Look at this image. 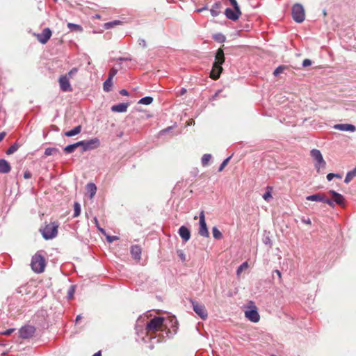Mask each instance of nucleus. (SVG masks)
Masks as SVG:
<instances>
[{
	"label": "nucleus",
	"mask_w": 356,
	"mask_h": 356,
	"mask_svg": "<svg viewBox=\"0 0 356 356\" xmlns=\"http://www.w3.org/2000/svg\"><path fill=\"white\" fill-rule=\"evenodd\" d=\"M200 228L198 233L200 236L204 237H209V233L207 229L206 220H205V216L204 211H202L200 213Z\"/></svg>",
	"instance_id": "6e6552de"
},
{
	"label": "nucleus",
	"mask_w": 356,
	"mask_h": 356,
	"mask_svg": "<svg viewBox=\"0 0 356 356\" xmlns=\"http://www.w3.org/2000/svg\"><path fill=\"white\" fill-rule=\"evenodd\" d=\"M77 68L74 67L72 68L67 74L68 76L72 78L74 75H75L77 72Z\"/></svg>",
	"instance_id": "c03bdc74"
},
{
	"label": "nucleus",
	"mask_w": 356,
	"mask_h": 356,
	"mask_svg": "<svg viewBox=\"0 0 356 356\" xmlns=\"http://www.w3.org/2000/svg\"><path fill=\"white\" fill-rule=\"evenodd\" d=\"M120 94L123 95V96H128L129 95V92L127 90H125V89H122L120 91Z\"/></svg>",
	"instance_id": "864d4df0"
},
{
	"label": "nucleus",
	"mask_w": 356,
	"mask_h": 356,
	"mask_svg": "<svg viewBox=\"0 0 356 356\" xmlns=\"http://www.w3.org/2000/svg\"><path fill=\"white\" fill-rule=\"evenodd\" d=\"M249 268V264L248 261H244L242 264H241L237 270H236V276L237 277H240L241 273L243 270H247Z\"/></svg>",
	"instance_id": "bb28decb"
},
{
	"label": "nucleus",
	"mask_w": 356,
	"mask_h": 356,
	"mask_svg": "<svg viewBox=\"0 0 356 356\" xmlns=\"http://www.w3.org/2000/svg\"><path fill=\"white\" fill-rule=\"evenodd\" d=\"M58 152V149L55 147H48L44 151V154L46 156H51L56 153Z\"/></svg>",
	"instance_id": "e433bc0d"
},
{
	"label": "nucleus",
	"mask_w": 356,
	"mask_h": 356,
	"mask_svg": "<svg viewBox=\"0 0 356 356\" xmlns=\"http://www.w3.org/2000/svg\"><path fill=\"white\" fill-rule=\"evenodd\" d=\"M222 8V3L217 1L214 3L210 10L211 15L213 17H217L220 13V9Z\"/></svg>",
	"instance_id": "4be33fe9"
},
{
	"label": "nucleus",
	"mask_w": 356,
	"mask_h": 356,
	"mask_svg": "<svg viewBox=\"0 0 356 356\" xmlns=\"http://www.w3.org/2000/svg\"><path fill=\"white\" fill-rule=\"evenodd\" d=\"M35 331L33 326L25 325L19 330V337L22 339H29L33 337Z\"/></svg>",
	"instance_id": "9d476101"
},
{
	"label": "nucleus",
	"mask_w": 356,
	"mask_h": 356,
	"mask_svg": "<svg viewBox=\"0 0 356 356\" xmlns=\"http://www.w3.org/2000/svg\"><path fill=\"white\" fill-rule=\"evenodd\" d=\"M80 143H79L78 142L75 143H73V144H71V145H67L65 148H64V152L66 153V154H71L72 152H74V150L80 147Z\"/></svg>",
	"instance_id": "a878e982"
},
{
	"label": "nucleus",
	"mask_w": 356,
	"mask_h": 356,
	"mask_svg": "<svg viewBox=\"0 0 356 356\" xmlns=\"http://www.w3.org/2000/svg\"><path fill=\"white\" fill-rule=\"evenodd\" d=\"M274 273H276V275L279 277L280 279H281L282 274L281 272L279 270H275L273 271Z\"/></svg>",
	"instance_id": "680f3d73"
},
{
	"label": "nucleus",
	"mask_w": 356,
	"mask_h": 356,
	"mask_svg": "<svg viewBox=\"0 0 356 356\" xmlns=\"http://www.w3.org/2000/svg\"><path fill=\"white\" fill-rule=\"evenodd\" d=\"M334 129L342 131H351L353 132L356 130L354 125L350 124H337L334 125Z\"/></svg>",
	"instance_id": "f3484780"
},
{
	"label": "nucleus",
	"mask_w": 356,
	"mask_h": 356,
	"mask_svg": "<svg viewBox=\"0 0 356 356\" xmlns=\"http://www.w3.org/2000/svg\"><path fill=\"white\" fill-rule=\"evenodd\" d=\"M269 241H270V238L267 237V238L265 239L264 243H265L266 244H267Z\"/></svg>",
	"instance_id": "774afa93"
},
{
	"label": "nucleus",
	"mask_w": 356,
	"mask_h": 356,
	"mask_svg": "<svg viewBox=\"0 0 356 356\" xmlns=\"http://www.w3.org/2000/svg\"><path fill=\"white\" fill-rule=\"evenodd\" d=\"M311 156L316 161L315 167L317 170V172H319L321 168H325L326 165V163L323 159L321 152L316 149H313L310 152Z\"/></svg>",
	"instance_id": "39448f33"
},
{
	"label": "nucleus",
	"mask_w": 356,
	"mask_h": 356,
	"mask_svg": "<svg viewBox=\"0 0 356 356\" xmlns=\"http://www.w3.org/2000/svg\"><path fill=\"white\" fill-rule=\"evenodd\" d=\"M165 318L163 317L158 316L152 318L147 323L145 331L147 334L155 333L157 331L162 330L166 325L164 324Z\"/></svg>",
	"instance_id": "f257e3e1"
},
{
	"label": "nucleus",
	"mask_w": 356,
	"mask_h": 356,
	"mask_svg": "<svg viewBox=\"0 0 356 356\" xmlns=\"http://www.w3.org/2000/svg\"><path fill=\"white\" fill-rule=\"evenodd\" d=\"M225 15L227 19L236 21L239 18L241 15V12L240 8H238L237 10H232L230 8H227L225 9Z\"/></svg>",
	"instance_id": "ddd939ff"
},
{
	"label": "nucleus",
	"mask_w": 356,
	"mask_h": 356,
	"mask_svg": "<svg viewBox=\"0 0 356 356\" xmlns=\"http://www.w3.org/2000/svg\"><path fill=\"white\" fill-rule=\"evenodd\" d=\"M222 71V65L213 63V67L211 71V75H210L211 78L213 80L218 79Z\"/></svg>",
	"instance_id": "2eb2a0df"
},
{
	"label": "nucleus",
	"mask_w": 356,
	"mask_h": 356,
	"mask_svg": "<svg viewBox=\"0 0 356 356\" xmlns=\"http://www.w3.org/2000/svg\"><path fill=\"white\" fill-rule=\"evenodd\" d=\"M211 154H204L203 156L202 157V160H201L202 165L203 166L207 165L209 163V161L211 160Z\"/></svg>",
	"instance_id": "f704fd0d"
},
{
	"label": "nucleus",
	"mask_w": 356,
	"mask_h": 356,
	"mask_svg": "<svg viewBox=\"0 0 356 356\" xmlns=\"http://www.w3.org/2000/svg\"><path fill=\"white\" fill-rule=\"evenodd\" d=\"M131 58L129 57H120L118 58V60L119 61H126V60H130Z\"/></svg>",
	"instance_id": "13d9d810"
},
{
	"label": "nucleus",
	"mask_w": 356,
	"mask_h": 356,
	"mask_svg": "<svg viewBox=\"0 0 356 356\" xmlns=\"http://www.w3.org/2000/svg\"><path fill=\"white\" fill-rule=\"evenodd\" d=\"M78 143L81 144L80 147H82L83 152L95 149L100 145V141L97 138H94L88 140H81Z\"/></svg>",
	"instance_id": "423d86ee"
},
{
	"label": "nucleus",
	"mask_w": 356,
	"mask_h": 356,
	"mask_svg": "<svg viewBox=\"0 0 356 356\" xmlns=\"http://www.w3.org/2000/svg\"><path fill=\"white\" fill-rule=\"evenodd\" d=\"M32 270L36 273H41L44 270L46 266L45 259L39 253L33 256L31 263Z\"/></svg>",
	"instance_id": "f03ea898"
},
{
	"label": "nucleus",
	"mask_w": 356,
	"mask_h": 356,
	"mask_svg": "<svg viewBox=\"0 0 356 356\" xmlns=\"http://www.w3.org/2000/svg\"><path fill=\"white\" fill-rule=\"evenodd\" d=\"M5 136H6V132L0 133V142L5 138Z\"/></svg>",
	"instance_id": "e2e57ef3"
},
{
	"label": "nucleus",
	"mask_w": 356,
	"mask_h": 356,
	"mask_svg": "<svg viewBox=\"0 0 356 356\" xmlns=\"http://www.w3.org/2000/svg\"><path fill=\"white\" fill-rule=\"evenodd\" d=\"M212 38L215 41H216L219 43H222L226 40L225 36L222 33H218L213 35Z\"/></svg>",
	"instance_id": "7c9ffc66"
},
{
	"label": "nucleus",
	"mask_w": 356,
	"mask_h": 356,
	"mask_svg": "<svg viewBox=\"0 0 356 356\" xmlns=\"http://www.w3.org/2000/svg\"><path fill=\"white\" fill-rule=\"evenodd\" d=\"M284 69H285V67H284V66H282V65L279 66V67H277L275 70V71H274V72H273V74H274L275 76H278L279 74H280L281 73H282V72H283V71H284Z\"/></svg>",
	"instance_id": "ea45409f"
},
{
	"label": "nucleus",
	"mask_w": 356,
	"mask_h": 356,
	"mask_svg": "<svg viewBox=\"0 0 356 356\" xmlns=\"http://www.w3.org/2000/svg\"><path fill=\"white\" fill-rule=\"evenodd\" d=\"M312 60H309V59H305L302 62V66L304 67H308V66H310L312 65Z\"/></svg>",
	"instance_id": "de8ad7c7"
},
{
	"label": "nucleus",
	"mask_w": 356,
	"mask_h": 356,
	"mask_svg": "<svg viewBox=\"0 0 356 356\" xmlns=\"http://www.w3.org/2000/svg\"><path fill=\"white\" fill-rule=\"evenodd\" d=\"M186 88H181V90L177 92V94H178V95H179V96H182V95H185V94H186Z\"/></svg>",
	"instance_id": "603ef678"
},
{
	"label": "nucleus",
	"mask_w": 356,
	"mask_h": 356,
	"mask_svg": "<svg viewBox=\"0 0 356 356\" xmlns=\"http://www.w3.org/2000/svg\"><path fill=\"white\" fill-rule=\"evenodd\" d=\"M225 62V56L223 50L221 49H218L216 54V59H215V63L222 65Z\"/></svg>",
	"instance_id": "5701e85b"
},
{
	"label": "nucleus",
	"mask_w": 356,
	"mask_h": 356,
	"mask_svg": "<svg viewBox=\"0 0 356 356\" xmlns=\"http://www.w3.org/2000/svg\"><path fill=\"white\" fill-rule=\"evenodd\" d=\"M67 26L72 31L81 32L83 31L82 26L79 24L67 23Z\"/></svg>",
	"instance_id": "c85d7f7f"
},
{
	"label": "nucleus",
	"mask_w": 356,
	"mask_h": 356,
	"mask_svg": "<svg viewBox=\"0 0 356 356\" xmlns=\"http://www.w3.org/2000/svg\"><path fill=\"white\" fill-rule=\"evenodd\" d=\"M11 170L10 163L5 159H0V173L6 174Z\"/></svg>",
	"instance_id": "6ab92c4d"
},
{
	"label": "nucleus",
	"mask_w": 356,
	"mask_h": 356,
	"mask_svg": "<svg viewBox=\"0 0 356 356\" xmlns=\"http://www.w3.org/2000/svg\"><path fill=\"white\" fill-rule=\"evenodd\" d=\"M354 179L353 177H351V175H350L349 172H347L346 174V176L345 177V179H344V182L346 184H348L351 180H353Z\"/></svg>",
	"instance_id": "37998d69"
},
{
	"label": "nucleus",
	"mask_w": 356,
	"mask_h": 356,
	"mask_svg": "<svg viewBox=\"0 0 356 356\" xmlns=\"http://www.w3.org/2000/svg\"><path fill=\"white\" fill-rule=\"evenodd\" d=\"M245 316L253 323H257L259 321L260 316L255 307L245 312Z\"/></svg>",
	"instance_id": "9b49d317"
},
{
	"label": "nucleus",
	"mask_w": 356,
	"mask_h": 356,
	"mask_svg": "<svg viewBox=\"0 0 356 356\" xmlns=\"http://www.w3.org/2000/svg\"><path fill=\"white\" fill-rule=\"evenodd\" d=\"M117 73L118 70L114 67H112L109 71L108 78H111V79L113 80V78L117 74Z\"/></svg>",
	"instance_id": "a19ab883"
},
{
	"label": "nucleus",
	"mask_w": 356,
	"mask_h": 356,
	"mask_svg": "<svg viewBox=\"0 0 356 356\" xmlns=\"http://www.w3.org/2000/svg\"><path fill=\"white\" fill-rule=\"evenodd\" d=\"M86 190L89 193L90 198H92L97 192V186L93 183H89L86 185Z\"/></svg>",
	"instance_id": "b1692460"
},
{
	"label": "nucleus",
	"mask_w": 356,
	"mask_h": 356,
	"mask_svg": "<svg viewBox=\"0 0 356 356\" xmlns=\"http://www.w3.org/2000/svg\"><path fill=\"white\" fill-rule=\"evenodd\" d=\"M272 197V195H271V193L269 191H267L266 192L264 195H263V198L265 200H268L269 198H271Z\"/></svg>",
	"instance_id": "09e8293b"
},
{
	"label": "nucleus",
	"mask_w": 356,
	"mask_h": 356,
	"mask_svg": "<svg viewBox=\"0 0 356 356\" xmlns=\"http://www.w3.org/2000/svg\"><path fill=\"white\" fill-rule=\"evenodd\" d=\"M19 147V145L18 143H15L13 144L7 150H6V154L10 155L15 153Z\"/></svg>",
	"instance_id": "2f4dec72"
},
{
	"label": "nucleus",
	"mask_w": 356,
	"mask_h": 356,
	"mask_svg": "<svg viewBox=\"0 0 356 356\" xmlns=\"http://www.w3.org/2000/svg\"><path fill=\"white\" fill-rule=\"evenodd\" d=\"M92 356H102L101 351H98L96 353H95Z\"/></svg>",
	"instance_id": "338daca9"
},
{
	"label": "nucleus",
	"mask_w": 356,
	"mask_h": 356,
	"mask_svg": "<svg viewBox=\"0 0 356 356\" xmlns=\"http://www.w3.org/2000/svg\"><path fill=\"white\" fill-rule=\"evenodd\" d=\"M291 14L293 19L297 23H301L305 19V9L300 3H296L293 6Z\"/></svg>",
	"instance_id": "20e7f679"
},
{
	"label": "nucleus",
	"mask_w": 356,
	"mask_h": 356,
	"mask_svg": "<svg viewBox=\"0 0 356 356\" xmlns=\"http://www.w3.org/2000/svg\"><path fill=\"white\" fill-rule=\"evenodd\" d=\"M14 331H15L14 328H10V329H8L6 331L3 332L1 334L3 335L8 336V335H10L12 333H13Z\"/></svg>",
	"instance_id": "a18cd8bd"
},
{
	"label": "nucleus",
	"mask_w": 356,
	"mask_h": 356,
	"mask_svg": "<svg viewBox=\"0 0 356 356\" xmlns=\"http://www.w3.org/2000/svg\"><path fill=\"white\" fill-rule=\"evenodd\" d=\"M354 179L353 177H351V175H350L349 172H347L346 174V176L345 177V179H344V182L346 184H348L351 180H353Z\"/></svg>",
	"instance_id": "79ce46f5"
},
{
	"label": "nucleus",
	"mask_w": 356,
	"mask_h": 356,
	"mask_svg": "<svg viewBox=\"0 0 356 356\" xmlns=\"http://www.w3.org/2000/svg\"><path fill=\"white\" fill-rule=\"evenodd\" d=\"M350 173V175H351V177H353L354 178L356 177V167L348 172Z\"/></svg>",
	"instance_id": "6e6d98bb"
},
{
	"label": "nucleus",
	"mask_w": 356,
	"mask_h": 356,
	"mask_svg": "<svg viewBox=\"0 0 356 356\" xmlns=\"http://www.w3.org/2000/svg\"><path fill=\"white\" fill-rule=\"evenodd\" d=\"M81 131V127L80 125L75 127L72 129L66 131L65 135L67 137H72L79 134Z\"/></svg>",
	"instance_id": "393cba45"
},
{
	"label": "nucleus",
	"mask_w": 356,
	"mask_h": 356,
	"mask_svg": "<svg viewBox=\"0 0 356 356\" xmlns=\"http://www.w3.org/2000/svg\"><path fill=\"white\" fill-rule=\"evenodd\" d=\"M59 84L60 90L63 92H70L72 90L69 79L67 76H62L59 78Z\"/></svg>",
	"instance_id": "4468645a"
},
{
	"label": "nucleus",
	"mask_w": 356,
	"mask_h": 356,
	"mask_svg": "<svg viewBox=\"0 0 356 356\" xmlns=\"http://www.w3.org/2000/svg\"><path fill=\"white\" fill-rule=\"evenodd\" d=\"M122 24V22L120 20H114L112 22H106L104 24V27L106 29H110L113 28L114 26L117 25H120Z\"/></svg>",
	"instance_id": "cd10ccee"
},
{
	"label": "nucleus",
	"mask_w": 356,
	"mask_h": 356,
	"mask_svg": "<svg viewBox=\"0 0 356 356\" xmlns=\"http://www.w3.org/2000/svg\"><path fill=\"white\" fill-rule=\"evenodd\" d=\"M194 312L203 320L207 318L208 314L204 305L199 304L195 300H191Z\"/></svg>",
	"instance_id": "1a4fd4ad"
},
{
	"label": "nucleus",
	"mask_w": 356,
	"mask_h": 356,
	"mask_svg": "<svg viewBox=\"0 0 356 356\" xmlns=\"http://www.w3.org/2000/svg\"><path fill=\"white\" fill-rule=\"evenodd\" d=\"M178 233L181 238L185 241H188L191 238V232L190 230L185 226H181L179 227Z\"/></svg>",
	"instance_id": "a211bd4d"
},
{
	"label": "nucleus",
	"mask_w": 356,
	"mask_h": 356,
	"mask_svg": "<svg viewBox=\"0 0 356 356\" xmlns=\"http://www.w3.org/2000/svg\"><path fill=\"white\" fill-rule=\"evenodd\" d=\"M128 106L129 103H120L118 104L113 105L111 107V111L113 112L117 113H124L127 111Z\"/></svg>",
	"instance_id": "aec40b11"
},
{
	"label": "nucleus",
	"mask_w": 356,
	"mask_h": 356,
	"mask_svg": "<svg viewBox=\"0 0 356 356\" xmlns=\"http://www.w3.org/2000/svg\"><path fill=\"white\" fill-rule=\"evenodd\" d=\"M138 44L143 47H146V42L144 39H139L138 40Z\"/></svg>",
	"instance_id": "3c124183"
},
{
	"label": "nucleus",
	"mask_w": 356,
	"mask_h": 356,
	"mask_svg": "<svg viewBox=\"0 0 356 356\" xmlns=\"http://www.w3.org/2000/svg\"><path fill=\"white\" fill-rule=\"evenodd\" d=\"M58 224L56 222H52L47 225L42 230V234L46 240L55 238L58 234Z\"/></svg>",
	"instance_id": "7ed1b4c3"
},
{
	"label": "nucleus",
	"mask_w": 356,
	"mask_h": 356,
	"mask_svg": "<svg viewBox=\"0 0 356 356\" xmlns=\"http://www.w3.org/2000/svg\"><path fill=\"white\" fill-rule=\"evenodd\" d=\"M81 213V205L78 202H74V215L73 217H77Z\"/></svg>",
	"instance_id": "c9c22d12"
},
{
	"label": "nucleus",
	"mask_w": 356,
	"mask_h": 356,
	"mask_svg": "<svg viewBox=\"0 0 356 356\" xmlns=\"http://www.w3.org/2000/svg\"><path fill=\"white\" fill-rule=\"evenodd\" d=\"M117 239H118V238L116 236H107V241L110 243H111Z\"/></svg>",
	"instance_id": "5fc2aeb1"
},
{
	"label": "nucleus",
	"mask_w": 356,
	"mask_h": 356,
	"mask_svg": "<svg viewBox=\"0 0 356 356\" xmlns=\"http://www.w3.org/2000/svg\"><path fill=\"white\" fill-rule=\"evenodd\" d=\"M51 35V29L49 28H45L41 33L37 35V39L40 43L46 44L50 39Z\"/></svg>",
	"instance_id": "f8f14e48"
},
{
	"label": "nucleus",
	"mask_w": 356,
	"mask_h": 356,
	"mask_svg": "<svg viewBox=\"0 0 356 356\" xmlns=\"http://www.w3.org/2000/svg\"><path fill=\"white\" fill-rule=\"evenodd\" d=\"M152 102H153V98L152 97L147 96V97L141 98L138 101V104L149 105V104H152Z\"/></svg>",
	"instance_id": "473e14b6"
},
{
	"label": "nucleus",
	"mask_w": 356,
	"mask_h": 356,
	"mask_svg": "<svg viewBox=\"0 0 356 356\" xmlns=\"http://www.w3.org/2000/svg\"><path fill=\"white\" fill-rule=\"evenodd\" d=\"M306 200L308 201L321 202L327 204L331 207H334L333 202L331 200L326 198L323 193H316L307 196Z\"/></svg>",
	"instance_id": "0eeeda50"
},
{
	"label": "nucleus",
	"mask_w": 356,
	"mask_h": 356,
	"mask_svg": "<svg viewBox=\"0 0 356 356\" xmlns=\"http://www.w3.org/2000/svg\"><path fill=\"white\" fill-rule=\"evenodd\" d=\"M81 318H82L81 315H78L76 317V320H75L76 323H78L81 320Z\"/></svg>",
	"instance_id": "0e129e2a"
},
{
	"label": "nucleus",
	"mask_w": 356,
	"mask_h": 356,
	"mask_svg": "<svg viewBox=\"0 0 356 356\" xmlns=\"http://www.w3.org/2000/svg\"><path fill=\"white\" fill-rule=\"evenodd\" d=\"M131 254L134 259L140 260L141 256V248L139 245H135L131 247Z\"/></svg>",
	"instance_id": "412c9836"
},
{
	"label": "nucleus",
	"mask_w": 356,
	"mask_h": 356,
	"mask_svg": "<svg viewBox=\"0 0 356 356\" xmlns=\"http://www.w3.org/2000/svg\"><path fill=\"white\" fill-rule=\"evenodd\" d=\"M302 222L308 225H310L312 223L311 220L309 218L302 219Z\"/></svg>",
	"instance_id": "052dcab7"
},
{
	"label": "nucleus",
	"mask_w": 356,
	"mask_h": 356,
	"mask_svg": "<svg viewBox=\"0 0 356 356\" xmlns=\"http://www.w3.org/2000/svg\"><path fill=\"white\" fill-rule=\"evenodd\" d=\"M212 234L213 238L216 239H221L222 238V233L216 227L212 228Z\"/></svg>",
	"instance_id": "72a5a7b5"
},
{
	"label": "nucleus",
	"mask_w": 356,
	"mask_h": 356,
	"mask_svg": "<svg viewBox=\"0 0 356 356\" xmlns=\"http://www.w3.org/2000/svg\"><path fill=\"white\" fill-rule=\"evenodd\" d=\"M179 256L181 260H185V254L182 252H178Z\"/></svg>",
	"instance_id": "bf43d9fd"
},
{
	"label": "nucleus",
	"mask_w": 356,
	"mask_h": 356,
	"mask_svg": "<svg viewBox=\"0 0 356 356\" xmlns=\"http://www.w3.org/2000/svg\"><path fill=\"white\" fill-rule=\"evenodd\" d=\"M329 193L332 196L333 200L332 201L333 202L334 204V202L339 205H342L343 204L344 197L342 195L336 192L334 190H330L329 191Z\"/></svg>",
	"instance_id": "dca6fc26"
},
{
	"label": "nucleus",
	"mask_w": 356,
	"mask_h": 356,
	"mask_svg": "<svg viewBox=\"0 0 356 356\" xmlns=\"http://www.w3.org/2000/svg\"><path fill=\"white\" fill-rule=\"evenodd\" d=\"M231 5L233 6L234 10H237L238 8H240L236 0H229Z\"/></svg>",
	"instance_id": "49530a36"
},
{
	"label": "nucleus",
	"mask_w": 356,
	"mask_h": 356,
	"mask_svg": "<svg viewBox=\"0 0 356 356\" xmlns=\"http://www.w3.org/2000/svg\"><path fill=\"white\" fill-rule=\"evenodd\" d=\"M207 8L205 6V7H203V8H202L197 9V11L198 13H200V12H202V11H203V10H207Z\"/></svg>",
	"instance_id": "69168bd1"
},
{
	"label": "nucleus",
	"mask_w": 356,
	"mask_h": 356,
	"mask_svg": "<svg viewBox=\"0 0 356 356\" xmlns=\"http://www.w3.org/2000/svg\"><path fill=\"white\" fill-rule=\"evenodd\" d=\"M231 159V156H229L227 157V159H225L222 162V163L220 164L219 168H218V171H222L225 167L227 165L229 161Z\"/></svg>",
	"instance_id": "58836bf2"
},
{
	"label": "nucleus",
	"mask_w": 356,
	"mask_h": 356,
	"mask_svg": "<svg viewBox=\"0 0 356 356\" xmlns=\"http://www.w3.org/2000/svg\"><path fill=\"white\" fill-rule=\"evenodd\" d=\"M113 85V80L111 78H107V79L104 82L103 89L105 92H109L111 90V86Z\"/></svg>",
	"instance_id": "c756f323"
},
{
	"label": "nucleus",
	"mask_w": 356,
	"mask_h": 356,
	"mask_svg": "<svg viewBox=\"0 0 356 356\" xmlns=\"http://www.w3.org/2000/svg\"><path fill=\"white\" fill-rule=\"evenodd\" d=\"M32 176V174L30 171L26 170L24 172V179H30Z\"/></svg>",
	"instance_id": "8fccbe9b"
},
{
	"label": "nucleus",
	"mask_w": 356,
	"mask_h": 356,
	"mask_svg": "<svg viewBox=\"0 0 356 356\" xmlns=\"http://www.w3.org/2000/svg\"><path fill=\"white\" fill-rule=\"evenodd\" d=\"M74 292H75V286L73 285L70 286V287L69 288L68 291H67V298L69 300H71L74 298Z\"/></svg>",
	"instance_id": "4c0bfd02"
},
{
	"label": "nucleus",
	"mask_w": 356,
	"mask_h": 356,
	"mask_svg": "<svg viewBox=\"0 0 356 356\" xmlns=\"http://www.w3.org/2000/svg\"><path fill=\"white\" fill-rule=\"evenodd\" d=\"M334 177V173H329L327 175V179L328 181L332 180V179Z\"/></svg>",
	"instance_id": "4d7b16f0"
}]
</instances>
